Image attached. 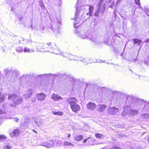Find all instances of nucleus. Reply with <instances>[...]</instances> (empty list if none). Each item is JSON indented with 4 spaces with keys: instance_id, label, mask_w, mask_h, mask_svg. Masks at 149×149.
Listing matches in <instances>:
<instances>
[{
    "instance_id": "obj_1",
    "label": "nucleus",
    "mask_w": 149,
    "mask_h": 149,
    "mask_svg": "<svg viewBox=\"0 0 149 149\" xmlns=\"http://www.w3.org/2000/svg\"><path fill=\"white\" fill-rule=\"evenodd\" d=\"M134 104H131L129 102L127 105L124 108L122 115L125 116L129 114L130 116H134L138 113V111L134 107Z\"/></svg>"
},
{
    "instance_id": "obj_2",
    "label": "nucleus",
    "mask_w": 149,
    "mask_h": 149,
    "mask_svg": "<svg viewBox=\"0 0 149 149\" xmlns=\"http://www.w3.org/2000/svg\"><path fill=\"white\" fill-rule=\"evenodd\" d=\"M136 99L131 95H129L127 98V101L129 102L131 104H134V107L136 109L139 111L143 107L144 102L141 100H136L135 102Z\"/></svg>"
},
{
    "instance_id": "obj_3",
    "label": "nucleus",
    "mask_w": 149,
    "mask_h": 149,
    "mask_svg": "<svg viewBox=\"0 0 149 149\" xmlns=\"http://www.w3.org/2000/svg\"><path fill=\"white\" fill-rule=\"evenodd\" d=\"M8 99L13 102V104L12 105V106L21 104L23 102L22 97L18 96L16 94L14 93L8 94Z\"/></svg>"
},
{
    "instance_id": "obj_4",
    "label": "nucleus",
    "mask_w": 149,
    "mask_h": 149,
    "mask_svg": "<svg viewBox=\"0 0 149 149\" xmlns=\"http://www.w3.org/2000/svg\"><path fill=\"white\" fill-rule=\"evenodd\" d=\"M67 101L73 112L76 113L80 110V107L79 105L76 103L77 102V100L73 98H70Z\"/></svg>"
},
{
    "instance_id": "obj_5",
    "label": "nucleus",
    "mask_w": 149,
    "mask_h": 149,
    "mask_svg": "<svg viewBox=\"0 0 149 149\" xmlns=\"http://www.w3.org/2000/svg\"><path fill=\"white\" fill-rule=\"evenodd\" d=\"M59 74L58 73L53 74H40L37 75V77L42 79L47 77H56L59 76Z\"/></svg>"
},
{
    "instance_id": "obj_6",
    "label": "nucleus",
    "mask_w": 149,
    "mask_h": 149,
    "mask_svg": "<svg viewBox=\"0 0 149 149\" xmlns=\"http://www.w3.org/2000/svg\"><path fill=\"white\" fill-rule=\"evenodd\" d=\"M50 50L52 51V52L56 54H61L62 55H63V53H62L60 51L59 48L55 45L52 48V47L51 48H49Z\"/></svg>"
},
{
    "instance_id": "obj_7",
    "label": "nucleus",
    "mask_w": 149,
    "mask_h": 149,
    "mask_svg": "<svg viewBox=\"0 0 149 149\" xmlns=\"http://www.w3.org/2000/svg\"><path fill=\"white\" fill-rule=\"evenodd\" d=\"M77 11L76 12L75 14V21L74 22V26L75 28H76L77 27L79 26V25H77V24H78L79 23V21L78 20V15L79 14V10L78 9V7H76V9Z\"/></svg>"
},
{
    "instance_id": "obj_8",
    "label": "nucleus",
    "mask_w": 149,
    "mask_h": 149,
    "mask_svg": "<svg viewBox=\"0 0 149 149\" xmlns=\"http://www.w3.org/2000/svg\"><path fill=\"white\" fill-rule=\"evenodd\" d=\"M143 112L149 113V102L148 101L144 102V105L142 109Z\"/></svg>"
},
{
    "instance_id": "obj_9",
    "label": "nucleus",
    "mask_w": 149,
    "mask_h": 149,
    "mask_svg": "<svg viewBox=\"0 0 149 149\" xmlns=\"http://www.w3.org/2000/svg\"><path fill=\"white\" fill-rule=\"evenodd\" d=\"M119 111V109L115 107H110L108 109V113L110 115L116 114Z\"/></svg>"
},
{
    "instance_id": "obj_10",
    "label": "nucleus",
    "mask_w": 149,
    "mask_h": 149,
    "mask_svg": "<svg viewBox=\"0 0 149 149\" xmlns=\"http://www.w3.org/2000/svg\"><path fill=\"white\" fill-rule=\"evenodd\" d=\"M36 96L37 100L41 102L44 100L47 96V95L43 93L38 94Z\"/></svg>"
},
{
    "instance_id": "obj_11",
    "label": "nucleus",
    "mask_w": 149,
    "mask_h": 149,
    "mask_svg": "<svg viewBox=\"0 0 149 149\" xmlns=\"http://www.w3.org/2000/svg\"><path fill=\"white\" fill-rule=\"evenodd\" d=\"M102 1H100L97 4V8L95 11L94 13V15L96 17H98L101 11L102 8Z\"/></svg>"
},
{
    "instance_id": "obj_12",
    "label": "nucleus",
    "mask_w": 149,
    "mask_h": 149,
    "mask_svg": "<svg viewBox=\"0 0 149 149\" xmlns=\"http://www.w3.org/2000/svg\"><path fill=\"white\" fill-rule=\"evenodd\" d=\"M55 142L52 140H50L44 143V146L47 148H51L55 144Z\"/></svg>"
},
{
    "instance_id": "obj_13",
    "label": "nucleus",
    "mask_w": 149,
    "mask_h": 149,
    "mask_svg": "<svg viewBox=\"0 0 149 149\" xmlns=\"http://www.w3.org/2000/svg\"><path fill=\"white\" fill-rule=\"evenodd\" d=\"M77 60L79 61H82L84 65H86L89 63H92V62L90 61V59H85L81 57H77Z\"/></svg>"
},
{
    "instance_id": "obj_14",
    "label": "nucleus",
    "mask_w": 149,
    "mask_h": 149,
    "mask_svg": "<svg viewBox=\"0 0 149 149\" xmlns=\"http://www.w3.org/2000/svg\"><path fill=\"white\" fill-rule=\"evenodd\" d=\"M20 131L18 128L14 129L12 132L10 134V136L14 138L15 136H18L19 134Z\"/></svg>"
},
{
    "instance_id": "obj_15",
    "label": "nucleus",
    "mask_w": 149,
    "mask_h": 149,
    "mask_svg": "<svg viewBox=\"0 0 149 149\" xmlns=\"http://www.w3.org/2000/svg\"><path fill=\"white\" fill-rule=\"evenodd\" d=\"M18 72L17 71H13L12 72V75L11 79V81L12 82L14 81L18 77Z\"/></svg>"
},
{
    "instance_id": "obj_16",
    "label": "nucleus",
    "mask_w": 149,
    "mask_h": 149,
    "mask_svg": "<svg viewBox=\"0 0 149 149\" xmlns=\"http://www.w3.org/2000/svg\"><path fill=\"white\" fill-rule=\"evenodd\" d=\"M62 55L63 56L67 58L70 60H75L74 58V56L71 54L68 53H63V55Z\"/></svg>"
},
{
    "instance_id": "obj_17",
    "label": "nucleus",
    "mask_w": 149,
    "mask_h": 149,
    "mask_svg": "<svg viewBox=\"0 0 149 149\" xmlns=\"http://www.w3.org/2000/svg\"><path fill=\"white\" fill-rule=\"evenodd\" d=\"M86 106L88 109L92 110H94L96 107L95 104L91 102H89L87 104Z\"/></svg>"
},
{
    "instance_id": "obj_18",
    "label": "nucleus",
    "mask_w": 149,
    "mask_h": 149,
    "mask_svg": "<svg viewBox=\"0 0 149 149\" xmlns=\"http://www.w3.org/2000/svg\"><path fill=\"white\" fill-rule=\"evenodd\" d=\"M51 98L54 101H59L63 99V98L60 96L54 93H53L51 96Z\"/></svg>"
},
{
    "instance_id": "obj_19",
    "label": "nucleus",
    "mask_w": 149,
    "mask_h": 149,
    "mask_svg": "<svg viewBox=\"0 0 149 149\" xmlns=\"http://www.w3.org/2000/svg\"><path fill=\"white\" fill-rule=\"evenodd\" d=\"M89 39L91 41L97 45H100V44H102L101 42H100L99 39L95 37L92 36Z\"/></svg>"
},
{
    "instance_id": "obj_20",
    "label": "nucleus",
    "mask_w": 149,
    "mask_h": 149,
    "mask_svg": "<svg viewBox=\"0 0 149 149\" xmlns=\"http://www.w3.org/2000/svg\"><path fill=\"white\" fill-rule=\"evenodd\" d=\"M74 33L75 34H77V36L78 37H81V38L83 39L87 38V36L86 34H85L84 35H83V31H81L80 33H79L76 31H74Z\"/></svg>"
},
{
    "instance_id": "obj_21",
    "label": "nucleus",
    "mask_w": 149,
    "mask_h": 149,
    "mask_svg": "<svg viewBox=\"0 0 149 149\" xmlns=\"http://www.w3.org/2000/svg\"><path fill=\"white\" fill-rule=\"evenodd\" d=\"M51 28L52 29V30H53L54 33H59V26H57L55 27L54 25L51 26Z\"/></svg>"
},
{
    "instance_id": "obj_22",
    "label": "nucleus",
    "mask_w": 149,
    "mask_h": 149,
    "mask_svg": "<svg viewBox=\"0 0 149 149\" xmlns=\"http://www.w3.org/2000/svg\"><path fill=\"white\" fill-rule=\"evenodd\" d=\"M106 106L104 105H99L98 106L97 110L100 111H103L105 109Z\"/></svg>"
},
{
    "instance_id": "obj_23",
    "label": "nucleus",
    "mask_w": 149,
    "mask_h": 149,
    "mask_svg": "<svg viewBox=\"0 0 149 149\" xmlns=\"http://www.w3.org/2000/svg\"><path fill=\"white\" fill-rule=\"evenodd\" d=\"M89 6L88 13H87V15H89L90 16H91L92 15L93 13V7L91 5H89Z\"/></svg>"
},
{
    "instance_id": "obj_24",
    "label": "nucleus",
    "mask_w": 149,
    "mask_h": 149,
    "mask_svg": "<svg viewBox=\"0 0 149 149\" xmlns=\"http://www.w3.org/2000/svg\"><path fill=\"white\" fill-rule=\"evenodd\" d=\"M3 148L4 149H10L12 148V146L8 142L5 141Z\"/></svg>"
},
{
    "instance_id": "obj_25",
    "label": "nucleus",
    "mask_w": 149,
    "mask_h": 149,
    "mask_svg": "<svg viewBox=\"0 0 149 149\" xmlns=\"http://www.w3.org/2000/svg\"><path fill=\"white\" fill-rule=\"evenodd\" d=\"M16 50L17 52L21 53L24 51V48L22 47L18 46L16 48Z\"/></svg>"
},
{
    "instance_id": "obj_26",
    "label": "nucleus",
    "mask_w": 149,
    "mask_h": 149,
    "mask_svg": "<svg viewBox=\"0 0 149 149\" xmlns=\"http://www.w3.org/2000/svg\"><path fill=\"white\" fill-rule=\"evenodd\" d=\"M63 144L64 145L71 146V147H74V145L73 144L66 141H65L63 142Z\"/></svg>"
},
{
    "instance_id": "obj_27",
    "label": "nucleus",
    "mask_w": 149,
    "mask_h": 149,
    "mask_svg": "<svg viewBox=\"0 0 149 149\" xmlns=\"http://www.w3.org/2000/svg\"><path fill=\"white\" fill-rule=\"evenodd\" d=\"M52 45V43L50 42L47 43L46 45H44L43 46V48L44 49H46V50H47V51L48 52L49 51V50L48 49V48H49H49L50 47H49L51 46Z\"/></svg>"
},
{
    "instance_id": "obj_28",
    "label": "nucleus",
    "mask_w": 149,
    "mask_h": 149,
    "mask_svg": "<svg viewBox=\"0 0 149 149\" xmlns=\"http://www.w3.org/2000/svg\"><path fill=\"white\" fill-rule=\"evenodd\" d=\"M75 140L77 141H79L82 140L83 138V136L81 135H77L74 137Z\"/></svg>"
},
{
    "instance_id": "obj_29",
    "label": "nucleus",
    "mask_w": 149,
    "mask_h": 149,
    "mask_svg": "<svg viewBox=\"0 0 149 149\" xmlns=\"http://www.w3.org/2000/svg\"><path fill=\"white\" fill-rule=\"evenodd\" d=\"M133 41L134 44H137L138 45L140 46L142 43V41L139 39H134Z\"/></svg>"
},
{
    "instance_id": "obj_30",
    "label": "nucleus",
    "mask_w": 149,
    "mask_h": 149,
    "mask_svg": "<svg viewBox=\"0 0 149 149\" xmlns=\"http://www.w3.org/2000/svg\"><path fill=\"white\" fill-rule=\"evenodd\" d=\"M34 51L33 49H30L28 47H25L24 48V53H31L33 52Z\"/></svg>"
},
{
    "instance_id": "obj_31",
    "label": "nucleus",
    "mask_w": 149,
    "mask_h": 149,
    "mask_svg": "<svg viewBox=\"0 0 149 149\" xmlns=\"http://www.w3.org/2000/svg\"><path fill=\"white\" fill-rule=\"evenodd\" d=\"M32 93V90L29 89L28 91L27 94L25 95L24 96L26 98H27L31 96Z\"/></svg>"
},
{
    "instance_id": "obj_32",
    "label": "nucleus",
    "mask_w": 149,
    "mask_h": 149,
    "mask_svg": "<svg viewBox=\"0 0 149 149\" xmlns=\"http://www.w3.org/2000/svg\"><path fill=\"white\" fill-rule=\"evenodd\" d=\"M95 136L96 138L100 139H103L105 137V136L104 135L98 133L95 134Z\"/></svg>"
},
{
    "instance_id": "obj_33",
    "label": "nucleus",
    "mask_w": 149,
    "mask_h": 149,
    "mask_svg": "<svg viewBox=\"0 0 149 149\" xmlns=\"http://www.w3.org/2000/svg\"><path fill=\"white\" fill-rule=\"evenodd\" d=\"M141 117L143 118L147 119L149 118V115L148 114L144 113L141 115Z\"/></svg>"
},
{
    "instance_id": "obj_34",
    "label": "nucleus",
    "mask_w": 149,
    "mask_h": 149,
    "mask_svg": "<svg viewBox=\"0 0 149 149\" xmlns=\"http://www.w3.org/2000/svg\"><path fill=\"white\" fill-rule=\"evenodd\" d=\"M53 113L55 115L61 116L63 114V113L62 112H53Z\"/></svg>"
},
{
    "instance_id": "obj_35",
    "label": "nucleus",
    "mask_w": 149,
    "mask_h": 149,
    "mask_svg": "<svg viewBox=\"0 0 149 149\" xmlns=\"http://www.w3.org/2000/svg\"><path fill=\"white\" fill-rule=\"evenodd\" d=\"M34 122L38 127L41 126L42 124V121H40L38 122L35 120Z\"/></svg>"
},
{
    "instance_id": "obj_36",
    "label": "nucleus",
    "mask_w": 149,
    "mask_h": 149,
    "mask_svg": "<svg viewBox=\"0 0 149 149\" xmlns=\"http://www.w3.org/2000/svg\"><path fill=\"white\" fill-rule=\"evenodd\" d=\"M6 137L4 134H2L0 135V141H2L6 139Z\"/></svg>"
},
{
    "instance_id": "obj_37",
    "label": "nucleus",
    "mask_w": 149,
    "mask_h": 149,
    "mask_svg": "<svg viewBox=\"0 0 149 149\" xmlns=\"http://www.w3.org/2000/svg\"><path fill=\"white\" fill-rule=\"evenodd\" d=\"M4 96L3 95H1L0 92V102H3L4 100Z\"/></svg>"
},
{
    "instance_id": "obj_38",
    "label": "nucleus",
    "mask_w": 149,
    "mask_h": 149,
    "mask_svg": "<svg viewBox=\"0 0 149 149\" xmlns=\"http://www.w3.org/2000/svg\"><path fill=\"white\" fill-rule=\"evenodd\" d=\"M4 71L6 74H7L11 72V70H9L8 68H6L4 69Z\"/></svg>"
},
{
    "instance_id": "obj_39",
    "label": "nucleus",
    "mask_w": 149,
    "mask_h": 149,
    "mask_svg": "<svg viewBox=\"0 0 149 149\" xmlns=\"http://www.w3.org/2000/svg\"><path fill=\"white\" fill-rule=\"evenodd\" d=\"M6 113V111L5 110L0 109V115L5 114Z\"/></svg>"
},
{
    "instance_id": "obj_40",
    "label": "nucleus",
    "mask_w": 149,
    "mask_h": 149,
    "mask_svg": "<svg viewBox=\"0 0 149 149\" xmlns=\"http://www.w3.org/2000/svg\"><path fill=\"white\" fill-rule=\"evenodd\" d=\"M110 149H121L119 147L117 146H113L110 148Z\"/></svg>"
},
{
    "instance_id": "obj_41",
    "label": "nucleus",
    "mask_w": 149,
    "mask_h": 149,
    "mask_svg": "<svg viewBox=\"0 0 149 149\" xmlns=\"http://www.w3.org/2000/svg\"><path fill=\"white\" fill-rule=\"evenodd\" d=\"M135 2V3L138 6H140V3L139 0H134Z\"/></svg>"
},
{
    "instance_id": "obj_42",
    "label": "nucleus",
    "mask_w": 149,
    "mask_h": 149,
    "mask_svg": "<svg viewBox=\"0 0 149 149\" xmlns=\"http://www.w3.org/2000/svg\"><path fill=\"white\" fill-rule=\"evenodd\" d=\"M105 5H103V8L101 11V13H102L105 10Z\"/></svg>"
},
{
    "instance_id": "obj_43",
    "label": "nucleus",
    "mask_w": 149,
    "mask_h": 149,
    "mask_svg": "<svg viewBox=\"0 0 149 149\" xmlns=\"http://www.w3.org/2000/svg\"><path fill=\"white\" fill-rule=\"evenodd\" d=\"M128 60L130 62H135L136 61V59H129Z\"/></svg>"
},
{
    "instance_id": "obj_44",
    "label": "nucleus",
    "mask_w": 149,
    "mask_h": 149,
    "mask_svg": "<svg viewBox=\"0 0 149 149\" xmlns=\"http://www.w3.org/2000/svg\"><path fill=\"white\" fill-rule=\"evenodd\" d=\"M14 120L17 122H18L19 120V119L17 117H15V118H14Z\"/></svg>"
},
{
    "instance_id": "obj_45",
    "label": "nucleus",
    "mask_w": 149,
    "mask_h": 149,
    "mask_svg": "<svg viewBox=\"0 0 149 149\" xmlns=\"http://www.w3.org/2000/svg\"><path fill=\"white\" fill-rule=\"evenodd\" d=\"M100 149H110V148L108 147H105Z\"/></svg>"
},
{
    "instance_id": "obj_46",
    "label": "nucleus",
    "mask_w": 149,
    "mask_h": 149,
    "mask_svg": "<svg viewBox=\"0 0 149 149\" xmlns=\"http://www.w3.org/2000/svg\"><path fill=\"white\" fill-rule=\"evenodd\" d=\"M116 10H114L113 13V14L114 16L115 17L116 16Z\"/></svg>"
},
{
    "instance_id": "obj_47",
    "label": "nucleus",
    "mask_w": 149,
    "mask_h": 149,
    "mask_svg": "<svg viewBox=\"0 0 149 149\" xmlns=\"http://www.w3.org/2000/svg\"><path fill=\"white\" fill-rule=\"evenodd\" d=\"M3 119L2 118H0V125H1L2 123Z\"/></svg>"
},
{
    "instance_id": "obj_48",
    "label": "nucleus",
    "mask_w": 149,
    "mask_h": 149,
    "mask_svg": "<svg viewBox=\"0 0 149 149\" xmlns=\"http://www.w3.org/2000/svg\"><path fill=\"white\" fill-rule=\"evenodd\" d=\"M40 6L43 9H44L45 8V7L44 6V5L43 4H40Z\"/></svg>"
},
{
    "instance_id": "obj_49",
    "label": "nucleus",
    "mask_w": 149,
    "mask_h": 149,
    "mask_svg": "<svg viewBox=\"0 0 149 149\" xmlns=\"http://www.w3.org/2000/svg\"><path fill=\"white\" fill-rule=\"evenodd\" d=\"M90 138H90V137H88V138L87 139H85V140H84L83 142H84V143H86V142L87 141V140L88 139H89Z\"/></svg>"
},
{
    "instance_id": "obj_50",
    "label": "nucleus",
    "mask_w": 149,
    "mask_h": 149,
    "mask_svg": "<svg viewBox=\"0 0 149 149\" xmlns=\"http://www.w3.org/2000/svg\"><path fill=\"white\" fill-rule=\"evenodd\" d=\"M145 11L146 12H149V8H147L145 9Z\"/></svg>"
},
{
    "instance_id": "obj_51",
    "label": "nucleus",
    "mask_w": 149,
    "mask_h": 149,
    "mask_svg": "<svg viewBox=\"0 0 149 149\" xmlns=\"http://www.w3.org/2000/svg\"><path fill=\"white\" fill-rule=\"evenodd\" d=\"M144 42H149V38L146 39L144 41Z\"/></svg>"
},
{
    "instance_id": "obj_52",
    "label": "nucleus",
    "mask_w": 149,
    "mask_h": 149,
    "mask_svg": "<svg viewBox=\"0 0 149 149\" xmlns=\"http://www.w3.org/2000/svg\"><path fill=\"white\" fill-rule=\"evenodd\" d=\"M105 88L104 87H102L101 88V91L102 92H103L104 90L105 89Z\"/></svg>"
},
{
    "instance_id": "obj_53",
    "label": "nucleus",
    "mask_w": 149,
    "mask_h": 149,
    "mask_svg": "<svg viewBox=\"0 0 149 149\" xmlns=\"http://www.w3.org/2000/svg\"><path fill=\"white\" fill-rule=\"evenodd\" d=\"M122 0H117L116 1V3L118 4Z\"/></svg>"
},
{
    "instance_id": "obj_54",
    "label": "nucleus",
    "mask_w": 149,
    "mask_h": 149,
    "mask_svg": "<svg viewBox=\"0 0 149 149\" xmlns=\"http://www.w3.org/2000/svg\"><path fill=\"white\" fill-rule=\"evenodd\" d=\"M71 136V134H68V138H69Z\"/></svg>"
},
{
    "instance_id": "obj_55",
    "label": "nucleus",
    "mask_w": 149,
    "mask_h": 149,
    "mask_svg": "<svg viewBox=\"0 0 149 149\" xmlns=\"http://www.w3.org/2000/svg\"><path fill=\"white\" fill-rule=\"evenodd\" d=\"M42 26V27H41V29H40V30H41L42 31H43V30H44V27L43 26Z\"/></svg>"
},
{
    "instance_id": "obj_56",
    "label": "nucleus",
    "mask_w": 149,
    "mask_h": 149,
    "mask_svg": "<svg viewBox=\"0 0 149 149\" xmlns=\"http://www.w3.org/2000/svg\"><path fill=\"white\" fill-rule=\"evenodd\" d=\"M33 131L35 133H37V132L35 130H34V129H33Z\"/></svg>"
},
{
    "instance_id": "obj_57",
    "label": "nucleus",
    "mask_w": 149,
    "mask_h": 149,
    "mask_svg": "<svg viewBox=\"0 0 149 149\" xmlns=\"http://www.w3.org/2000/svg\"><path fill=\"white\" fill-rule=\"evenodd\" d=\"M84 6H82L80 8H81V9H83V8H84Z\"/></svg>"
},
{
    "instance_id": "obj_58",
    "label": "nucleus",
    "mask_w": 149,
    "mask_h": 149,
    "mask_svg": "<svg viewBox=\"0 0 149 149\" xmlns=\"http://www.w3.org/2000/svg\"><path fill=\"white\" fill-rule=\"evenodd\" d=\"M148 142L149 143V137L148 138Z\"/></svg>"
},
{
    "instance_id": "obj_59",
    "label": "nucleus",
    "mask_w": 149,
    "mask_h": 149,
    "mask_svg": "<svg viewBox=\"0 0 149 149\" xmlns=\"http://www.w3.org/2000/svg\"><path fill=\"white\" fill-rule=\"evenodd\" d=\"M145 64H148V63H147V62H146L145 61H144Z\"/></svg>"
},
{
    "instance_id": "obj_60",
    "label": "nucleus",
    "mask_w": 149,
    "mask_h": 149,
    "mask_svg": "<svg viewBox=\"0 0 149 149\" xmlns=\"http://www.w3.org/2000/svg\"><path fill=\"white\" fill-rule=\"evenodd\" d=\"M61 142L60 141H57V142H56L57 143L58 142Z\"/></svg>"
},
{
    "instance_id": "obj_61",
    "label": "nucleus",
    "mask_w": 149,
    "mask_h": 149,
    "mask_svg": "<svg viewBox=\"0 0 149 149\" xmlns=\"http://www.w3.org/2000/svg\"><path fill=\"white\" fill-rule=\"evenodd\" d=\"M126 45H125V48H124V50H125V47H126Z\"/></svg>"
},
{
    "instance_id": "obj_62",
    "label": "nucleus",
    "mask_w": 149,
    "mask_h": 149,
    "mask_svg": "<svg viewBox=\"0 0 149 149\" xmlns=\"http://www.w3.org/2000/svg\"><path fill=\"white\" fill-rule=\"evenodd\" d=\"M137 75V76H138L139 77H139H139V75Z\"/></svg>"
},
{
    "instance_id": "obj_63",
    "label": "nucleus",
    "mask_w": 149,
    "mask_h": 149,
    "mask_svg": "<svg viewBox=\"0 0 149 149\" xmlns=\"http://www.w3.org/2000/svg\"><path fill=\"white\" fill-rule=\"evenodd\" d=\"M3 52H4V50H3Z\"/></svg>"
},
{
    "instance_id": "obj_64",
    "label": "nucleus",
    "mask_w": 149,
    "mask_h": 149,
    "mask_svg": "<svg viewBox=\"0 0 149 149\" xmlns=\"http://www.w3.org/2000/svg\"><path fill=\"white\" fill-rule=\"evenodd\" d=\"M31 28H32V29H33L32 26H31Z\"/></svg>"
}]
</instances>
